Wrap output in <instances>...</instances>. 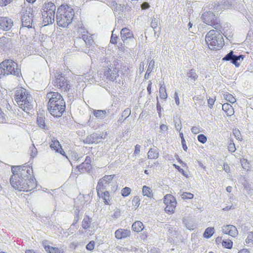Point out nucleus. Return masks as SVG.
Returning <instances> with one entry per match:
<instances>
[{"label":"nucleus","instance_id":"obj_1","mask_svg":"<svg viewBox=\"0 0 253 253\" xmlns=\"http://www.w3.org/2000/svg\"><path fill=\"white\" fill-rule=\"evenodd\" d=\"M11 175L9 181L11 186L19 191L29 192L35 189L37 182L30 165L11 167Z\"/></svg>","mask_w":253,"mask_h":253},{"label":"nucleus","instance_id":"obj_2","mask_svg":"<svg viewBox=\"0 0 253 253\" xmlns=\"http://www.w3.org/2000/svg\"><path fill=\"white\" fill-rule=\"evenodd\" d=\"M48 101L47 108L49 113L53 117L59 118L65 111L66 103L63 96L58 92L50 91L47 93Z\"/></svg>","mask_w":253,"mask_h":253},{"label":"nucleus","instance_id":"obj_3","mask_svg":"<svg viewBox=\"0 0 253 253\" xmlns=\"http://www.w3.org/2000/svg\"><path fill=\"white\" fill-rule=\"evenodd\" d=\"M74 16L73 8L67 5H61L57 9V23L62 27H67L71 23Z\"/></svg>","mask_w":253,"mask_h":253},{"label":"nucleus","instance_id":"obj_4","mask_svg":"<svg viewBox=\"0 0 253 253\" xmlns=\"http://www.w3.org/2000/svg\"><path fill=\"white\" fill-rule=\"evenodd\" d=\"M206 42L209 48L211 50H219L224 45V40L219 32L210 30L206 36Z\"/></svg>","mask_w":253,"mask_h":253},{"label":"nucleus","instance_id":"obj_5","mask_svg":"<svg viewBox=\"0 0 253 253\" xmlns=\"http://www.w3.org/2000/svg\"><path fill=\"white\" fill-rule=\"evenodd\" d=\"M42 11V23L44 26L52 24L54 21L56 6L54 3L50 1L45 2Z\"/></svg>","mask_w":253,"mask_h":253},{"label":"nucleus","instance_id":"obj_6","mask_svg":"<svg viewBox=\"0 0 253 253\" xmlns=\"http://www.w3.org/2000/svg\"><path fill=\"white\" fill-rule=\"evenodd\" d=\"M17 64L12 60H5L0 63V78L5 75H18Z\"/></svg>","mask_w":253,"mask_h":253},{"label":"nucleus","instance_id":"obj_7","mask_svg":"<svg viewBox=\"0 0 253 253\" xmlns=\"http://www.w3.org/2000/svg\"><path fill=\"white\" fill-rule=\"evenodd\" d=\"M112 68H108L104 72V76L110 80L114 81L119 76L118 72L120 71V64L118 60H114L113 62ZM125 68V70H128L129 68L126 66H120L121 68Z\"/></svg>","mask_w":253,"mask_h":253},{"label":"nucleus","instance_id":"obj_8","mask_svg":"<svg viewBox=\"0 0 253 253\" xmlns=\"http://www.w3.org/2000/svg\"><path fill=\"white\" fill-rule=\"evenodd\" d=\"M53 84L55 86L58 88L61 92L68 91L71 88L69 82L62 76L60 72L56 73L55 79L53 81Z\"/></svg>","mask_w":253,"mask_h":253},{"label":"nucleus","instance_id":"obj_9","mask_svg":"<svg viewBox=\"0 0 253 253\" xmlns=\"http://www.w3.org/2000/svg\"><path fill=\"white\" fill-rule=\"evenodd\" d=\"M202 19L204 23L213 27L216 29H220L221 28L219 21L212 12H204L202 16Z\"/></svg>","mask_w":253,"mask_h":253},{"label":"nucleus","instance_id":"obj_10","mask_svg":"<svg viewBox=\"0 0 253 253\" xmlns=\"http://www.w3.org/2000/svg\"><path fill=\"white\" fill-rule=\"evenodd\" d=\"M164 202L166 205L165 211L169 214L173 213L176 205L174 197L171 194H167L164 197Z\"/></svg>","mask_w":253,"mask_h":253},{"label":"nucleus","instance_id":"obj_11","mask_svg":"<svg viewBox=\"0 0 253 253\" xmlns=\"http://www.w3.org/2000/svg\"><path fill=\"white\" fill-rule=\"evenodd\" d=\"M33 9L31 7H27L23 12L21 20L24 27L31 28L33 23Z\"/></svg>","mask_w":253,"mask_h":253},{"label":"nucleus","instance_id":"obj_12","mask_svg":"<svg viewBox=\"0 0 253 253\" xmlns=\"http://www.w3.org/2000/svg\"><path fill=\"white\" fill-rule=\"evenodd\" d=\"M29 94L27 90L23 87H20L16 90L15 94V100L20 108H25V107H24L25 105L23 104L21 99L22 98L26 97V95H28Z\"/></svg>","mask_w":253,"mask_h":253},{"label":"nucleus","instance_id":"obj_13","mask_svg":"<svg viewBox=\"0 0 253 253\" xmlns=\"http://www.w3.org/2000/svg\"><path fill=\"white\" fill-rule=\"evenodd\" d=\"M106 188L96 187L98 197L102 199L105 205H110L111 198L108 191H104Z\"/></svg>","mask_w":253,"mask_h":253},{"label":"nucleus","instance_id":"obj_14","mask_svg":"<svg viewBox=\"0 0 253 253\" xmlns=\"http://www.w3.org/2000/svg\"><path fill=\"white\" fill-rule=\"evenodd\" d=\"M244 58V56L242 55L239 56H236L233 55V51H231L229 53H228L225 57H224L222 59L224 61H229L231 60V62L235 65L236 67H239L240 63L238 62V60H240L241 59L243 60Z\"/></svg>","mask_w":253,"mask_h":253},{"label":"nucleus","instance_id":"obj_15","mask_svg":"<svg viewBox=\"0 0 253 253\" xmlns=\"http://www.w3.org/2000/svg\"><path fill=\"white\" fill-rule=\"evenodd\" d=\"M12 26L13 21L11 19L6 17H0V30L8 31Z\"/></svg>","mask_w":253,"mask_h":253},{"label":"nucleus","instance_id":"obj_16","mask_svg":"<svg viewBox=\"0 0 253 253\" xmlns=\"http://www.w3.org/2000/svg\"><path fill=\"white\" fill-rule=\"evenodd\" d=\"M50 147L52 150H55L56 152L59 153L63 156L66 155L59 141L54 138L52 139L50 142Z\"/></svg>","mask_w":253,"mask_h":253},{"label":"nucleus","instance_id":"obj_17","mask_svg":"<svg viewBox=\"0 0 253 253\" xmlns=\"http://www.w3.org/2000/svg\"><path fill=\"white\" fill-rule=\"evenodd\" d=\"M114 176V175H106L104 176L102 178L99 180L96 187L106 188L113 180Z\"/></svg>","mask_w":253,"mask_h":253},{"label":"nucleus","instance_id":"obj_18","mask_svg":"<svg viewBox=\"0 0 253 253\" xmlns=\"http://www.w3.org/2000/svg\"><path fill=\"white\" fill-rule=\"evenodd\" d=\"M223 232L224 234H228L233 237H235L238 234L236 227L232 225H227L223 226Z\"/></svg>","mask_w":253,"mask_h":253},{"label":"nucleus","instance_id":"obj_19","mask_svg":"<svg viewBox=\"0 0 253 253\" xmlns=\"http://www.w3.org/2000/svg\"><path fill=\"white\" fill-rule=\"evenodd\" d=\"M21 100L23 102V104L25 105L24 107H25V108H21L24 111L28 112L32 109V98L30 94L26 95V97L22 98Z\"/></svg>","mask_w":253,"mask_h":253},{"label":"nucleus","instance_id":"obj_20","mask_svg":"<svg viewBox=\"0 0 253 253\" xmlns=\"http://www.w3.org/2000/svg\"><path fill=\"white\" fill-rule=\"evenodd\" d=\"M121 37L123 42L133 38L132 32L127 28H124L121 31Z\"/></svg>","mask_w":253,"mask_h":253},{"label":"nucleus","instance_id":"obj_21","mask_svg":"<svg viewBox=\"0 0 253 253\" xmlns=\"http://www.w3.org/2000/svg\"><path fill=\"white\" fill-rule=\"evenodd\" d=\"M130 231L127 229H119L115 231V237L118 239L126 238L130 235Z\"/></svg>","mask_w":253,"mask_h":253},{"label":"nucleus","instance_id":"obj_22","mask_svg":"<svg viewBox=\"0 0 253 253\" xmlns=\"http://www.w3.org/2000/svg\"><path fill=\"white\" fill-rule=\"evenodd\" d=\"M45 251L47 253H63L64 251L63 249L50 246L49 245H43Z\"/></svg>","mask_w":253,"mask_h":253},{"label":"nucleus","instance_id":"obj_23","mask_svg":"<svg viewBox=\"0 0 253 253\" xmlns=\"http://www.w3.org/2000/svg\"><path fill=\"white\" fill-rule=\"evenodd\" d=\"M222 110L227 116H231L234 113V110L232 105L227 103L222 105Z\"/></svg>","mask_w":253,"mask_h":253},{"label":"nucleus","instance_id":"obj_24","mask_svg":"<svg viewBox=\"0 0 253 253\" xmlns=\"http://www.w3.org/2000/svg\"><path fill=\"white\" fill-rule=\"evenodd\" d=\"M92 221V218L89 217L88 215H85L82 222V226L84 229H88L91 226V223Z\"/></svg>","mask_w":253,"mask_h":253},{"label":"nucleus","instance_id":"obj_25","mask_svg":"<svg viewBox=\"0 0 253 253\" xmlns=\"http://www.w3.org/2000/svg\"><path fill=\"white\" fill-rule=\"evenodd\" d=\"M144 227L143 223L140 221H136L132 225V229L136 232L141 231L144 229Z\"/></svg>","mask_w":253,"mask_h":253},{"label":"nucleus","instance_id":"obj_26","mask_svg":"<svg viewBox=\"0 0 253 253\" xmlns=\"http://www.w3.org/2000/svg\"><path fill=\"white\" fill-rule=\"evenodd\" d=\"M140 198L139 196H134L132 200V210H136L140 205Z\"/></svg>","mask_w":253,"mask_h":253},{"label":"nucleus","instance_id":"obj_27","mask_svg":"<svg viewBox=\"0 0 253 253\" xmlns=\"http://www.w3.org/2000/svg\"><path fill=\"white\" fill-rule=\"evenodd\" d=\"M142 194L143 196L149 198L153 197L152 191L151 188L147 186H144L142 188Z\"/></svg>","mask_w":253,"mask_h":253},{"label":"nucleus","instance_id":"obj_28","mask_svg":"<svg viewBox=\"0 0 253 253\" xmlns=\"http://www.w3.org/2000/svg\"><path fill=\"white\" fill-rule=\"evenodd\" d=\"M159 157V153L155 149L151 148L148 152V158L150 159H156Z\"/></svg>","mask_w":253,"mask_h":253},{"label":"nucleus","instance_id":"obj_29","mask_svg":"<svg viewBox=\"0 0 253 253\" xmlns=\"http://www.w3.org/2000/svg\"><path fill=\"white\" fill-rule=\"evenodd\" d=\"M224 99L229 102L230 103L233 104L236 102V98L231 94L229 92H226L223 95Z\"/></svg>","mask_w":253,"mask_h":253},{"label":"nucleus","instance_id":"obj_30","mask_svg":"<svg viewBox=\"0 0 253 253\" xmlns=\"http://www.w3.org/2000/svg\"><path fill=\"white\" fill-rule=\"evenodd\" d=\"M214 233V229L212 227H210L207 228L204 233V237L206 238H209L211 237L213 233Z\"/></svg>","mask_w":253,"mask_h":253},{"label":"nucleus","instance_id":"obj_31","mask_svg":"<svg viewBox=\"0 0 253 253\" xmlns=\"http://www.w3.org/2000/svg\"><path fill=\"white\" fill-rule=\"evenodd\" d=\"M222 246L224 248L231 249L233 247V242L231 240L227 239L222 241Z\"/></svg>","mask_w":253,"mask_h":253},{"label":"nucleus","instance_id":"obj_32","mask_svg":"<svg viewBox=\"0 0 253 253\" xmlns=\"http://www.w3.org/2000/svg\"><path fill=\"white\" fill-rule=\"evenodd\" d=\"M160 97L162 99H166L167 98L168 95L166 91V89L165 86H161L159 89Z\"/></svg>","mask_w":253,"mask_h":253},{"label":"nucleus","instance_id":"obj_33","mask_svg":"<svg viewBox=\"0 0 253 253\" xmlns=\"http://www.w3.org/2000/svg\"><path fill=\"white\" fill-rule=\"evenodd\" d=\"M105 113V111L96 110L94 112V115L97 118L101 119L104 118Z\"/></svg>","mask_w":253,"mask_h":253},{"label":"nucleus","instance_id":"obj_34","mask_svg":"<svg viewBox=\"0 0 253 253\" xmlns=\"http://www.w3.org/2000/svg\"><path fill=\"white\" fill-rule=\"evenodd\" d=\"M131 191L130 188L126 187L122 190L121 194L123 197H127L130 194Z\"/></svg>","mask_w":253,"mask_h":253},{"label":"nucleus","instance_id":"obj_35","mask_svg":"<svg viewBox=\"0 0 253 253\" xmlns=\"http://www.w3.org/2000/svg\"><path fill=\"white\" fill-rule=\"evenodd\" d=\"M37 123L39 126L42 128H44L45 127V123L44 119L42 117H39L37 118Z\"/></svg>","mask_w":253,"mask_h":253},{"label":"nucleus","instance_id":"obj_36","mask_svg":"<svg viewBox=\"0 0 253 253\" xmlns=\"http://www.w3.org/2000/svg\"><path fill=\"white\" fill-rule=\"evenodd\" d=\"M189 78L195 81L198 78V76L196 73L193 71L191 70L187 74Z\"/></svg>","mask_w":253,"mask_h":253},{"label":"nucleus","instance_id":"obj_37","mask_svg":"<svg viewBox=\"0 0 253 253\" xmlns=\"http://www.w3.org/2000/svg\"><path fill=\"white\" fill-rule=\"evenodd\" d=\"M194 195L193 194L188 192H184L181 195L182 199H192L193 198Z\"/></svg>","mask_w":253,"mask_h":253},{"label":"nucleus","instance_id":"obj_38","mask_svg":"<svg viewBox=\"0 0 253 253\" xmlns=\"http://www.w3.org/2000/svg\"><path fill=\"white\" fill-rule=\"evenodd\" d=\"M95 246V242L91 241L88 243L86 246V249L90 251H93Z\"/></svg>","mask_w":253,"mask_h":253},{"label":"nucleus","instance_id":"obj_39","mask_svg":"<svg viewBox=\"0 0 253 253\" xmlns=\"http://www.w3.org/2000/svg\"><path fill=\"white\" fill-rule=\"evenodd\" d=\"M246 242L247 244H253V232H250L249 233L247 239H246Z\"/></svg>","mask_w":253,"mask_h":253},{"label":"nucleus","instance_id":"obj_40","mask_svg":"<svg viewBox=\"0 0 253 253\" xmlns=\"http://www.w3.org/2000/svg\"><path fill=\"white\" fill-rule=\"evenodd\" d=\"M197 138L198 141L203 144L206 143L207 140V137L204 134H200L198 135Z\"/></svg>","mask_w":253,"mask_h":253},{"label":"nucleus","instance_id":"obj_41","mask_svg":"<svg viewBox=\"0 0 253 253\" xmlns=\"http://www.w3.org/2000/svg\"><path fill=\"white\" fill-rule=\"evenodd\" d=\"M118 40V37L117 35H115L113 33L112 34L111 39H110V43L116 44L117 43V41Z\"/></svg>","mask_w":253,"mask_h":253},{"label":"nucleus","instance_id":"obj_42","mask_svg":"<svg viewBox=\"0 0 253 253\" xmlns=\"http://www.w3.org/2000/svg\"><path fill=\"white\" fill-rule=\"evenodd\" d=\"M233 134L236 138L239 140H242V137L240 131L238 129H235L233 131Z\"/></svg>","mask_w":253,"mask_h":253},{"label":"nucleus","instance_id":"obj_43","mask_svg":"<svg viewBox=\"0 0 253 253\" xmlns=\"http://www.w3.org/2000/svg\"><path fill=\"white\" fill-rule=\"evenodd\" d=\"M241 164L243 166V168L244 169H248L249 168V163L247 162V160L246 159H242L241 160Z\"/></svg>","mask_w":253,"mask_h":253},{"label":"nucleus","instance_id":"obj_44","mask_svg":"<svg viewBox=\"0 0 253 253\" xmlns=\"http://www.w3.org/2000/svg\"><path fill=\"white\" fill-rule=\"evenodd\" d=\"M228 149L230 152H234L236 150L234 143L230 142L228 146Z\"/></svg>","mask_w":253,"mask_h":253},{"label":"nucleus","instance_id":"obj_45","mask_svg":"<svg viewBox=\"0 0 253 253\" xmlns=\"http://www.w3.org/2000/svg\"><path fill=\"white\" fill-rule=\"evenodd\" d=\"M12 0H0V6H6L11 2Z\"/></svg>","mask_w":253,"mask_h":253},{"label":"nucleus","instance_id":"obj_46","mask_svg":"<svg viewBox=\"0 0 253 253\" xmlns=\"http://www.w3.org/2000/svg\"><path fill=\"white\" fill-rule=\"evenodd\" d=\"M175 103L177 105H179L180 104L179 98L177 92H175L174 95Z\"/></svg>","mask_w":253,"mask_h":253},{"label":"nucleus","instance_id":"obj_47","mask_svg":"<svg viewBox=\"0 0 253 253\" xmlns=\"http://www.w3.org/2000/svg\"><path fill=\"white\" fill-rule=\"evenodd\" d=\"M140 146L138 145V144H136L135 146L134 154V155H137V154H139V152H140Z\"/></svg>","mask_w":253,"mask_h":253},{"label":"nucleus","instance_id":"obj_48","mask_svg":"<svg viewBox=\"0 0 253 253\" xmlns=\"http://www.w3.org/2000/svg\"><path fill=\"white\" fill-rule=\"evenodd\" d=\"M156 107H157V110L158 111V113L159 114V116L160 117H161L162 107H161L160 103H159V102H157Z\"/></svg>","mask_w":253,"mask_h":253},{"label":"nucleus","instance_id":"obj_49","mask_svg":"<svg viewBox=\"0 0 253 253\" xmlns=\"http://www.w3.org/2000/svg\"><path fill=\"white\" fill-rule=\"evenodd\" d=\"M223 169L227 173L230 172V167L229 165L227 164H224L223 165Z\"/></svg>","mask_w":253,"mask_h":253},{"label":"nucleus","instance_id":"obj_50","mask_svg":"<svg viewBox=\"0 0 253 253\" xmlns=\"http://www.w3.org/2000/svg\"><path fill=\"white\" fill-rule=\"evenodd\" d=\"M149 5L147 2H144L141 5V8L142 9H145L149 8Z\"/></svg>","mask_w":253,"mask_h":253},{"label":"nucleus","instance_id":"obj_51","mask_svg":"<svg viewBox=\"0 0 253 253\" xmlns=\"http://www.w3.org/2000/svg\"><path fill=\"white\" fill-rule=\"evenodd\" d=\"M151 87H152V83L151 82H149L148 86L147 87V91L149 94L151 93Z\"/></svg>","mask_w":253,"mask_h":253},{"label":"nucleus","instance_id":"obj_52","mask_svg":"<svg viewBox=\"0 0 253 253\" xmlns=\"http://www.w3.org/2000/svg\"><path fill=\"white\" fill-rule=\"evenodd\" d=\"M215 101V99L213 98H210L208 100V104L210 105L211 106H212Z\"/></svg>","mask_w":253,"mask_h":253},{"label":"nucleus","instance_id":"obj_53","mask_svg":"<svg viewBox=\"0 0 253 253\" xmlns=\"http://www.w3.org/2000/svg\"><path fill=\"white\" fill-rule=\"evenodd\" d=\"M160 128L162 130H163V131H166L168 129V126L166 125H164V124L161 125L160 126Z\"/></svg>","mask_w":253,"mask_h":253},{"label":"nucleus","instance_id":"obj_54","mask_svg":"<svg viewBox=\"0 0 253 253\" xmlns=\"http://www.w3.org/2000/svg\"><path fill=\"white\" fill-rule=\"evenodd\" d=\"M238 253H250V252L247 249H243L240 250Z\"/></svg>","mask_w":253,"mask_h":253},{"label":"nucleus","instance_id":"obj_55","mask_svg":"<svg viewBox=\"0 0 253 253\" xmlns=\"http://www.w3.org/2000/svg\"><path fill=\"white\" fill-rule=\"evenodd\" d=\"M192 132L197 133L199 132L198 128L196 127H193L191 129Z\"/></svg>","mask_w":253,"mask_h":253},{"label":"nucleus","instance_id":"obj_56","mask_svg":"<svg viewBox=\"0 0 253 253\" xmlns=\"http://www.w3.org/2000/svg\"><path fill=\"white\" fill-rule=\"evenodd\" d=\"M173 166L174 167V168L175 169H178L180 172L183 171V170L182 169H181L179 166H177V165H176L175 164H174Z\"/></svg>","mask_w":253,"mask_h":253},{"label":"nucleus","instance_id":"obj_57","mask_svg":"<svg viewBox=\"0 0 253 253\" xmlns=\"http://www.w3.org/2000/svg\"><path fill=\"white\" fill-rule=\"evenodd\" d=\"M25 253H36V252L33 250H26Z\"/></svg>","mask_w":253,"mask_h":253},{"label":"nucleus","instance_id":"obj_58","mask_svg":"<svg viewBox=\"0 0 253 253\" xmlns=\"http://www.w3.org/2000/svg\"><path fill=\"white\" fill-rule=\"evenodd\" d=\"M232 187L231 186H229L226 187V191L229 193H230L232 191Z\"/></svg>","mask_w":253,"mask_h":253},{"label":"nucleus","instance_id":"obj_59","mask_svg":"<svg viewBox=\"0 0 253 253\" xmlns=\"http://www.w3.org/2000/svg\"><path fill=\"white\" fill-rule=\"evenodd\" d=\"M124 112H125V113H127V114H130V109H126V110L124 111Z\"/></svg>","mask_w":253,"mask_h":253},{"label":"nucleus","instance_id":"obj_60","mask_svg":"<svg viewBox=\"0 0 253 253\" xmlns=\"http://www.w3.org/2000/svg\"><path fill=\"white\" fill-rule=\"evenodd\" d=\"M181 143H182V145H184L185 144V139L184 138H182Z\"/></svg>","mask_w":253,"mask_h":253},{"label":"nucleus","instance_id":"obj_61","mask_svg":"<svg viewBox=\"0 0 253 253\" xmlns=\"http://www.w3.org/2000/svg\"><path fill=\"white\" fill-rule=\"evenodd\" d=\"M29 3H34L36 0H26Z\"/></svg>","mask_w":253,"mask_h":253},{"label":"nucleus","instance_id":"obj_62","mask_svg":"<svg viewBox=\"0 0 253 253\" xmlns=\"http://www.w3.org/2000/svg\"><path fill=\"white\" fill-rule=\"evenodd\" d=\"M183 148L185 151H186V150L187 149V147L186 145V144H185L184 145H183Z\"/></svg>","mask_w":253,"mask_h":253},{"label":"nucleus","instance_id":"obj_63","mask_svg":"<svg viewBox=\"0 0 253 253\" xmlns=\"http://www.w3.org/2000/svg\"><path fill=\"white\" fill-rule=\"evenodd\" d=\"M192 26V23L191 22H189L188 24V26L189 27V28H191Z\"/></svg>","mask_w":253,"mask_h":253},{"label":"nucleus","instance_id":"obj_64","mask_svg":"<svg viewBox=\"0 0 253 253\" xmlns=\"http://www.w3.org/2000/svg\"><path fill=\"white\" fill-rule=\"evenodd\" d=\"M180 137H181V139H182V138H184L183 134L182 133H180Z\"/></svg>","mask_w":253,"mask_h":253}]
</instances>
